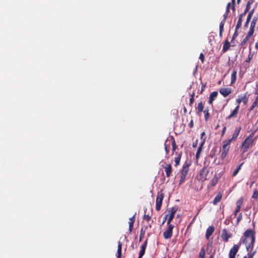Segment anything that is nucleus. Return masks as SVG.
I'll use <instances>...</instances> for the list:
<instances>
[{"label":"nucleus","instance_id":"f257e3e1","mask_svg":"<svg viewBox=\"0 0 258 258\" xmlns=\"http://www.w3.org/2000/svg\"><path fill=\"white\" fill-rule=\"evenodd\" d=\"M253 135V133H251L242 142L241 145L242 154L246 153L248 151V149L252 146L253 142L252 138Z\"/></svg>","mask_w":258,"mask_h":258},{"label":"nucleus","instance_id":"6e6d98bb","mask_svg":"<svg viewBox=\"0 0 258 258\" xmlns=\"http://www.w3.org/2000/svg\"><path fill=\"white\" fill-rule=\"evenodd\" d=\"M135 215L133 216L131 218L129 219V222H133V223H135Z\"/></svg>","mask_w":258,"mask_h":258},{"label":"nucleus","instance_id":"c9c22d12","mask_svg":"<svg viewBox=\"0 0 258 258\" xmlns=\"http://www.w3.org/2000/svg\"><path fill=\"white\" fill-rule=\"evenodd\" d=\"M205 250L204 247H202L201 249V251L199 253V258H205Z\"/></svg>","mask_w":258,"mask_h":258},{"label":"nucleus","instance_id":"c756f323","mask_svg":"<svg viewBox=\"0 0 258 258\" xmlns=\"http://www.w3.org/2000/svg\"><path fill=\"white\" fill-rule=\"evenodd\" d=\"M121 247L122 244L120 241L118 242L117 257V258H121Z\"/></svg>","mask_w":258,"mask_h":258},{"label":"nucleus","instance_id":"393cba45","mask_svg":"<svg viewBox=\"0 0 258 258\" xmlns=\"http://www.w3.org/2000/svg\"><path fill=\"white\" fill-rule=\"evenodd\" d=\"M230 47V44L229 42L228 41V40L227 39H226L224 42V45H223V49H222V52L223 53H225V52L228 51V50L229 49Z\"/></svg>","mask_w":258,"mask_h":258},{"label":"nucleus","instance_id":"338daca9","mask_svg":"<svg viewBox=\"0 0 258 258\" xmlns=\"http://www.w3.org/2000/svg\"><path fill=\"white\" fill-rule=\"evenodd\" d=\"M197 142H198V140H197L195 143H193V144H192V147H197Z\"/></svg>","mask_w":258,"mask_h":258},{"label":"nucleus","instance_id":"37998d69","mask_svg":"<svg viewBox=\"0 0 258 258\" xmlns=\"http://www.w3.org/2000/svg\"><path fill=\"white\" fill-rule=\"evenodd\" d=\"M257 198H258V191H257L256 189H255V190L254 191V192L252 194V198L256 199Z\"/></svg>","mask_w":258,"mask_h":258},{"label":"nucleus","instance_id":"1a4fd4ad","mask_svg":"<svg viewBox=\"0 0 258 258\" xmlns=\"http://www.w3.org/2000/svg\"><path fill=\"white\" fill-rule=\"evenodd\" d=\"M209 172V168L207 166H204L200 172V179L203 180H206Z\"/></svg>","mask_w":258,"mask_h":258},{"label":"nucleus","instance_id":"f03ea898","mask_svg":"<svg viewBox=\"0 0 258 258\" xmlns=\"http://www.w3.org/2000/svg\"><path fill=\"white\" fill-rule=\"evenodd\" d=\"M190 165V164L187 162H185L183 165L182 169L180 171L181 175L180 176V180L179 182V185H181L184 182L186 176L188 172Z\"/></svg>","mask_w":258,"mask_h":258},{"label":"nucleus","instance_id":"a18cd8bd","mask_svg":"<svg viewBox=\"0 0 258 258\" xmlns=\"http://www.w3.org/2000/svg\"><path fill=\"white\" fill-rule=\"evenodd\" d=\"M143 219L146 221L149 222L151 220V216L149 215L145 214L143 216Z\"/></svg>","mask_w":258,"mask_h":258},{"label":"nucleus","instance_id":"5fc2aeb1","mask_svg":"<svg viewBox=\"0 0 258 258\" xmlns=\"http://www.w3.org/2000/svg\"><path fill=\"white\" fill-rule=\"evenodd\" d=\"M248 11H249V10H248L247 9H245L244 12L242 13H241L240 15H241V16H242L243 17H244Z\"/></svg>","mask_w":258,"mask_h":258},{"label":"nucleus","instance_id":"3c124183","mask_svg":"<svg viewBox=\"0 0 258 258\" xmlns=\"http://www.w3.org/2000/svg\"><path fill=\"white\" fill-rule=\"evenodd\" d=\"M230 6H231V3H228L226 6V11H225L226 12L229 13Z\"/></svg>","mask_w":258,"mask_h":258},{"label":"nucleus","instance_id":"0e129e2a","mask_svg":"<svg viewBox=\"0 0 258 258\" xmlns=\"http://www.w3.org/2000/svg\"><path fill=\"white\" fill-rule=\"evenodd\" d=\"M255 107V106H254L252 104V105L250 106V108H249V111H251L252 110H253V109Z\"/></svg>","mask_w":258,"mask_h":258},{"label":"nucleus","instance_id":"423d86ee","mask_svg":"<svg viewBox=\"0 0 258 258\" xmlns=\"http://www.w3.org/2000/svg\"><path fill=\"white\" fill-rule=\"evenodd\" d=\"M167 225L168 226V228L163 233V237L166 239H169L172 237V231L174 227V225L171 223Z\"/></svg>","mask_w":258,"mask_h":258},{"label":"nucleus","instance_id":"603ef678","mask_svg":"<svg viewBox=\"0 0 258 258\" xmlns=\"http://www.w3.org/2000/svg\"><path fill=\"white\" fill-rule=\"evenodd\" d=\"M252 105L255 106V107H256V106H258V96H257L255 98V99L254 102L252 103Z\"/></svg>","mask_w":258,"mask_h":258},{"label":"nucleus","instance_id":"a19ab883","mask_svg":"<svg viewBox=\"0 0 258 258\" xmlns=\"http://www.w3.org/2000/svg\"><path fill=\"white\" fill-rule=\"evenodd\" d=\"M134 224V223H133V222H128V225H129L128 231H129L130 233H131L133 229Z\"/></svg>","mask_w":258,"mask_h":258},{"label":"nucleus","instance_id":"c03bdc74","mask_svg":"<svg viewBox=\"0 0 258 258\" xmlns=\"http://www.w3.org/2000/svg\"><path fill=\"white\" fill-rule=\"evenodd\" d=\"M194 102V93H192V94L191 95V97L189 99V105L190 106H192V104Z\"/></svg>","mask_w":258,"mask_h":258},{"label":"nucleus","instance_id":"4c0bfd02","mask_svg":"<svg viewBox=\"0 0 258 258\" xmlns=\"http://www.w3.org/2000/svg\"><path fill=\"white\" fill-rule=\"evenodd\" d=\"M242 218V214L241 213H239L236 219V225H238L240 221L241 220Z\"/></svg>","mask_w":258,"mask_h":258},{"label":"nucleus","instance_id":"412c9836","mask_svg":"<svg viewBox=\"0 0 258 258\" xmlns=\"http://www.w3.org/2000/svg\"><path fill=\"white\" fill-rule=\"evenodd\" d=\"M239 109V106L237 105L235 109L232 111V112L230 113V114L227 117V119H230L234 117H236L238 113Z\"/></svg>","mask_w":258,"mask_h":258},{"label":"nucleus","instance_id":"7c9ffc66","mask_svg":"<svg viewBox=\"0 0 258 258\" xmlns=\"http://www.w3.org/2000/svg\"><path fill=\"white\" fill-rule=\"evenodd\" d=\"M219 179V177L217 176V174H215L214 176L211 180V185L212 186H215L217 184Z\"/></svg>","mask_w":258,"mask_h":258},{"label":"nucleus","instance_id":"7ed1b4c3","mask_svg":"<svg viewBox=\"0 0 258 258\" xmlns=\"http://www.w3.org/2000/svg\"><path fill=\"white\" fill-rule=\"evenodd\" d=\"M230 145V141H224L223 142L222 149L220 150L221 159L223 160L227 156Z\"/></svg>","mask_w":258,"mask_h":258},{"label":"nucleus","instance_id":"6e6552de","mask_svg":"<svg viewBox=\"0 0 258 258\" xmlns=\"http://www.w3.org/2000/svg\"><path fill=\"white\" fill-rule=\"evenodd\" d=\"M177 210L178 207L177 206H174L168 209V211L169 214V216L167 220V224H169L170 223H171V222L173 220L175 214Z\"/></svg>","mask_w":258,"mask_h":258},{"label":"nucleus","instance_id":"864d4df0","mask_svg":"<svg viewBox=\"0 0 258 258\" xmlns=\"http://www.w3.org/2000/svg\"><path fill=\"white\" fill-rule=\"evenodd\" d=\"M252 55H250V54L248 55V57L247 58V59L245 60V62H250V61L251 60V59H252Z\"/></svg>","mask_w":258,"mask_h":258},{"label":"nucleus","instance_id":"79ce46f5","mask_svg":"<svg viewBox=\"0 0 258 258\" xmlns=\"http://www.w3.org/2000/svg\"><path fill=\"white\" fill-rule=\"evenodd\" d=\"M237 36H238L237 30L235 29V32L234 33V34L232 36V39L231 40V42H232V41L233 40H234Z\"/></svg>","mask_w":258,"mask_h":258},{"label":"nucleus","instance_id":"ea45409f","mask_svg":"<svg viewBox=\"0 0 258 258\" xmlns=\"http://www.w3.org/2000/svg\"><path fill=\"white\" fill-rule=\"evenodd\" d=\"M242 203H243V199L241 198L238 201H237L236 207H238V206H239V208H241Z\"/></svg>","mask_w":258,"mask_h":258},{"label":"nucleus","instance_id":"bb28decb","mask_svg":"<svg viewBox=\"0 0 258 258\" xmlns=\"http://www.w3.org/2000/svg\"><path fill=\"white\" fill-rule=\"evenodd\" d=\"M147 240H146L144 243L141 245V250L139 252V255L143 256L145 253V250L147 247Z\"/></svg>","mask_w":258,"mask_h":258},{"label":"nucleus","instance_id":"9d476101","mask_svg":"<svg viewBox=\"0 0 258 258\" xmlns=\"http://www.w3.org/2000/svg\"><path fill=\"white\" fill-rule=\"evenodd\" d=\"M232 236V233L228 232L226 229L222 230L221 237L224 242H228L229 239L231 238Z\"/></svg>","mask_w":258,"mask_h":258},{"label":"nucleus","instance_id":"2f4dec72","mask_svg":"<svg viewBox=\"0 0 258 258\" xmlns=\"http://www.w3.org/2000/svg\"><path fill=\"white\" fill-rule=\"evenodd\" d=\"M243 18V16L239 15L238 20V21H237V24H236V26L235 27V29L238 30L241 27Z\"/></svg>","mask_w":258,"mask_h":258},{"label":"nucleus","instance_id":"dca6fc26","mask_svg":"<svg viewBox=\"0 0 258 258\" xmlns=\"http://www.w3.org/2000/svg\"><path fill=\"white\" fill-rule=\"evenodd\" d=\"M249 242L246 244V249L247 252H251L252 251L255 242V238H252V240L249 241Z\"/></svg>","mask_w":258,"mask_h":258},{"label":"nucleus","instance_id":"20e7f679","mask_svg":"<svg viewBox=\"0 0 258 258\" xmlns=\"http://www.w3.org/2000/svg\"><path fill=\"white\" fill-rule=\"evenodd\" d=\"M254 232L251 229L246 230L243 234L244 239L242 240V243L246 244L249 241L252 240V238H255Z\"/></svg>","mask_w":258,"mask_h":258},{"label":"nucleus","instance_id":"774afa93","mask_svg":"<svg viewBox=\"0 0 258 258\" xmlns=\"http://www.w3.org/2000/svg\"><path fill=\"white\" fill-rule=\"evenodd\" d=\"M231 9L233 12L235 11V5H232Z\"/></svg>","mask_w":258,"mask_h":258},{"label":"nucleus","instance_id":"09e8293b","mask_svg":"<svg viewBox=\"0 0 258 258\" xmlns=\"http://www.w3.org/2000/svg\"><path fill=\"white\" fill-rule=\"evenodd\" d=\"M144 234H145V231H144L143 230V229H142L141 230V233H140V238H139V241H141L143 238V237H144Z\"/></svg>","mask_w":258,"mask_h":258},{"label":"nucleus","instance_id":"9b49d317","mask_svg":"<svg viewBox=\"0 0 258 258\" xmlns=\"http://www.w3.org/2000/svg\"><path fill=\"white\" fill-rule=\"evenodd\" d=\"M228 14H229V13H227V12H225V13L223 15V20L221 21V22L220 23V26H219V35H220V36H222V33H223V32L224 31V26L225 25V22H226V20L227 18Z\"/></svg>","mask_w":258,"mask_h":258},{"label":"nucleus","instance_id":"aec40b11","mask_svg":"<svg viewBox=\"0 0 258 258\" xmlns=\"http://www.w3.org/2000/svg\"><path fill=\"white\" fill-rule=\"evenodd\" d=\"M253 13H254V9H252L251 10V11H250L248 13V16L247 17V18H246V22L244 24V27L245 28H247L248 27V24L250 22V20L253 14Z\"/></svg>","mask_w":258,"mask_h":258},{"label":"nucleus","instance_id":"69168bd1","mask_svg":"<svg viewBox=\"0 0 258 258\" xmlns=\"http://www.w3.org/2000/svg\"><path fill=\"white\" fill-rule=\"evenodd\" d=\"M255 107V106H254L252 104V105L250 106V108H249V111H251L252 110H253V109Z\"/></svg>","mask_w":258,"mask_h":258},{"label":"nucleus","instance_id":"de8ad7c7","mask_svg":"<svg viewBox=\"0 0 258 258\" xmlns=\"http://www.w3.org/2000/svg\"><path fill=\"white\" fill-rule=\"evenodd\" d=\"M199 59L201 60L202 63L204 62L205 56L203 53H201L199 57Z\"/></svg>","mask_w":258,"mask_h":258},{"label":"nucleus","instance_id":"bf43d9fd","mask_svg":"<svg viewBox=\"0 0 258 258\" xmlns=\"http://www.w3.org/2000/svg\"><path fill=\"white\" fill-rule=\"evenodd\" d=\"M247 256H248V257H247V258H253L254 255H253L251 253V252H248Z\"/></svg>","mask_w":258,"mask_h":258},{"label":"nucleus","instance_id":"13d9d810","mask_svg":"<svg viewBox=\"0 0 258 258\" xmlns=\"http://www.w3.org/2000/svg\"><path fill=\"white\" fill-rule=\"evenodd\" d=\"M205 136V133L204 132H203V133H202V134H201V139L202 140V141H203V139L204 138H206V137H204Z\"/></svg>","mask_w":258,"mask_h":258},{"label":"nucleus","instance_id":"5701e85b","mask_svg":"<svg viewBox=\"0 0 258 258\" xmlns=\"http://www.w3.org/2000/svg\"><path fill=\"white\" fill-rule=\"evenodd\" d=\"M218 95V92L217 91H214L212 92L209 96V103L210 104H212L213 101L215 99Z\"/></svg>","mask_w":258,"mask_h":258},{"label":"nucleus","instance_id":"f704fd0d","mask_svg":"<svg viewBox=\"0 0 258 258\" xmlns=\"http://www.w3.org/2000/svg\"><path fill=\"white\" fill-rule=\"evenodd\" d=\"M203 112L204 113L205 119L206 121H207L210 117L208 109L206 108Z\"/></svg>","mask_w":258,"mask_h":258},{"label":"nucleus","instance_id":"8fccbe9b","mask_svg":"<svg viewBox=\"0 0 258 258\" xmlns=\"http://www.w3.org/2000/svg\"><path fill=\"white\" fill-rule=\"evenodd\" d=\"M240 209H241V208H239V206H238V207H236V208L234 212V217H236L237 216V214L239 212V211L240 210Z\"/></svg>","mask_w":258,"mask_h":258},{"label":"nucleus","instance_id":"72a5a7b5","mask_svg":"<svg viewBox=\"0 0 258 258\" xmlns=\"http://www.w3.org/2000/svg\"><path fill=\"white\" fill-rule=\"evenodd\" d=\"M171 145L172 147V151L173 152L175 151L177 147L176 146L175 139L173 136H171Z\"/></svg>","mask_w":258,"mask_h":258},{"label":"nucleus","instance_id":"b1692460","mask_svg":"<svg viewBox=\"0 0 258 258\" xmlns=\"http://www.w3.org/2000/svg\"><path fill=\"white\" fill-rule=\"evenodd\" d=\"M222 197V195L221 192H219L216 196L215 197L212 203L214 205H216L218 203H219Z\"/></svg>","mask_w":258,"mask_h":258},{"label":"nucleus","instance_id":"e2e57ef3","mask_svg":"<svg viewBox=\"0 0 258 258\" xmlns=\"http://www.w3.org/2000/svg\"><path fill=\"white\" fill-rule=\"evenodd\" d=\"M167 217H168V215H166L164 216V219L162 221V224H163L165 222L166 220H167Z\"/></svg>","mask_w":258,"mask_h":258},{"label":"nucleus","instance_id":"ddd939ff","mask_svg":"<svg viewBox=\"0 0 258 258\" xmlns=\"http://www.w3.org/2000/svg\"><path fill=\"white\" fill-rule=\"evenodd\" d=\"M253 35V33L248 32L244 38L241 41V42L239 44V45L241 46H244L247 43L249 42L250 38Z\"/></svg>","mask_w":258,"mask_h":258},{"label":"nucleus","instance_id":"2eb2a0df","mask_svg":"<svg viewBox=\"0 0 258 258\" xmlns=\"http://www.w3.org/2000/svg\"><path fill=\"white\" fill-rule=\"evenodd\" d=\"M257 18L255 17H254L251 23H250V28H249V31L248 32H249L251 33H253L254 34V31H255V26H256V22H257Z\"/></svg>","mask_w":258,"mask_h":258},{"label":"nucleus","instance_id":"58836bf2","mask_svg":"<svg viewBox=\"0 0 258 258\" xmlns=\"http://www.w3.org/2000/svg\"><path fill=\"white\" fill-rule=\"evenodd\" d=\"M253 3V0H249L246 5L245 9L249 10L250 5Z\"/></svg>","mask_w":258,"mask_h":258},{"label":"nucleus","instance_id":"a878e982","mask_svg":"<svg viewBox=\"0 0 258 258\" xmlns=\"http://www.w3.org/2000/svg\"><path fill=\"white\" fill-rule=\"evenodd\" d=\"M175 155H177V157L175 158L174 161L175 163V166H177L180 164V159L182 155L181 153H175Z\"/></svg>","mask_w":258,"mask_h":258},{"label":"nucleus","instance_id":"4be33fe9","mask_svg":"<svg viewBox=\"0 0 258 258\" xmlns=\"http://www.w3.org/2000/svg\"><path fill=\"white\" fill-rule=\"evenodd\" d=\"M205 141H206V138H204L203 139V141H202V142L201 143L200 146L198 147V150H197V152L196 155V157L197 159L200 157V154H201V151L202 150V147L205 144Z\"/></svg>","mask_w":258,"mask_h":258},{"label":"nucleus","instance_id":"39448f33","mask_svg":"<svg viewBox=\"0 0 258 258\" xmlns=\"http://www.w3.org/2000/svg\"><path fill=\"white\" fill-rule=\"evenodd\" d=\"M164 196L162 191L158 192L156 200V210L158 211L161 209Z\"/></svg>","mask_w":258,"mask_h":258},{"label":"nucleus","instance_id":"4d7b16f0","mask_svg":"<svg viewBox=\"0 0 258 258\" xmlns=\"http://www.w3.org/2000/svg\"><path fill=\"white\" fill-rule=\"evenodd\" d=\"M226 131V126H224L223 129H222V133H221V136H223L225 133V132Z\"/></svg>","mask_w":258,"mask_h":258},{"label":"nucleus","instance_id":"0eeeda50","mask_svg":"<svg viewBox=\"0 0 258 258\" xmlns=\"http://www.w3.org/2000/svg\"><path fill=\"white\" fill-rule=\"evenodd\" d=\"M241 245V242L234 244L230 249L229 253V258H235V255L238 252Z\"/></svg>","mask_w":258,"mask_h":258},{"label":"nucleus","instance_id":"f8f14e48","mask_svg":"<svg viewBox=\"0 0 258 258\" xmlns=\"http://www.w3.org/2000/svg\"><path fill=\"white\" fill-rule=\"evenodd\" d=\"M219 92L223 97H226L232 92V89L230 88H221L219 90Z\"/></svg>","mask_w":258,"mask_h":258},{"label":"nucleus","instance_id":"c85d7f7f","mask_svg":"<svg viewBox=\"0 0 258 258\" xmlns=\"http://www.w3.org/2000/svg\"><path fill=\"white\" fill-rule=\"evenodd\" d=\"M237 71L236 70H233L231 74V84H233L236 80Z\"/></svg>","mask_w":258,"mask_h":258},{"label":"nucleus","instance_id":"052dcab7","mask_svg":"<svg viewBox=\"0 0 258 258\" xmlns=\"http://www.w3.org/2000/svg\"><path fill=\"white\" fill-rule=\"evenodd\" d=\"M189 127H190V128L193 127V126H194V121H193V120H191L190 121V122H189Z\"/></svg>","mask_w":258,"mask_h":258},{"label":"nucleus","instance_id":"6ab92c4d","mask_svg":"<svg viewBox=\"0 0 258 258\" xmlns=\"http://www.w3.org/2000/svg\"><path fill=\"white\" fill-rule=\"evenodd\" d=\"M240 130H241L240 126L236 128L235 130L234 133H233V134L232 135V137L230 139L228 140V141H230V143H231L232 141L235 140L237 139V138L239 134Z\"/></svg>","mask_w":258,"mask_h":258},{"label":"nucleus","instance_id":"680f3d73","mask_svg":"<svg viewBox=\"0 0 258 258\" xmlns=\"http://www.w3.org/2000/svg\"><path fill=\"white\" fill-rule=\"evenodd\" d=\"M242 102V99L241 98H238L236 99V102L238 103V105L239 106V104Z\"/></svg>","mask_w":258,"mask_h":258},{"label":"nucleus","instance_id":"473e14b6","mask_svg":"<svg viewBox=\"0 0 258 258\" xmlns=\"http://www.w3.org/2000/svg\"><path fill=\"white\" fill-rule=\"evenodd\" d=\"M197 109L198 110V113H200L204 110V105L202 102H200V103H198Z\"/></svg>","mask_w":258,"mask_h":258},{"label":"nucleus","instance_id":"4468645a","mask_svg":"<svg viewBox=\"0 0 258 258\" xmlns=\"http://www.w3.org/2000/svg\"><path fill=\"white\" fill-rule=\"evenodd\" d=\"M257 18L255 17H254L251 23H250V28H249V31L248 32H249L251 33H253L254 34V31H255V26H256V22H257Z\"/></svg>","mask_w":258,"mask_h":258},{"label":"nucleus","instance_id":"a211bd4d","mask_svg":"<svg viewBox=\"0 0 258 258\" xmlns=\"http://www.w3.org/2000/svg\"><path fill=\"white\" fill-rule=\"evenodd\" d=\"M214 231V228L212 226L208 227L206 232V238L208 239Z\"/></svg>","mask_w":258,"mask_h":258},{"label":"nucleus","instance_id":"f3484780","mask_svg":"<svg viewBox=\"0 0 258 258\" xmlns=\"http://www.w3.org/2000/svg\"><path fill=\"white\" fill-rule=\"evenodd\" d=\"M165 169V171L166 173V175L167 177H169L172 173V167L170 164H166L165 166L164 167Z\"/></svg>","mask_w":258,"mask_h":258},{"label":"nucleus","instance_id":"49530a36","mask_svg":"<svg viewBox=\"0 0 258 258\" xmlns=\"http://www.w3.org/2000/svg\"><path fill=\"white\" fill-rule=\"evenodd\" d=\"M241 99H242V102L244 104H246L248 101V99L246 97V95H244V96L241 97Z\"/></svg>","mask_w":258,"mask_h":258},{"label":"nucleus","instance_id":"e433bc0d","mask_svg":"<svg viewBox=\"0 0 258 258\" xmlns=\"http://www.w3.org/2000/svg\"><path fill=\"white\" fill-rule=\"evenodd\" d=\"M243 164V163H242L240 165H239L237 167V168L236 169V170H235V171L233 173V174H232L233 176H235L237 174V173H238L239 171L241 169V166H242Z\"/></svg>","mask_w":258,"mask_h":258},{"label":"nucleus","instance_id":"cd10ccee","mask_svg":"<svg viewBox=\"0 0 258 258\" xmlns=\"http://www.w3.org/2000/svg\"><path fill=\"white\" fill-rule=\"evenodd\" d=\"M170 143L168 140H166L164 143V150L166 155H167L169 153V147Z\"/></svg>","mask_w":258,"mask_h":258}]
</instances>
